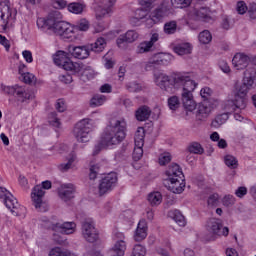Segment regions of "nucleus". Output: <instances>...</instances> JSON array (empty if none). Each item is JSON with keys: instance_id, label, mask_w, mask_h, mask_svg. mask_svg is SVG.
I'll return each instance as SVG.
<instances>
[{"instance_id": "f257e3e1", "label": "nucleus", "mask_w": 256, "mask_h": 256, "mask_svg": "<svg viewBox=\"0 0 256 256\" xmlns=\"http://www.w3.org/2000/svg\"><path fill=\"white\" fill-rule=\"evenodd\" d=\"M153 82L162 91H167L168 93H173L174 89H182L181 101L185 111L193 113L197 109V102L193 98V91L197 89L199 84L191 79L189 72H180L174 74L171 78L163 71L155 70L153 72Z\"/></svg>"}, {"instance_id": "f03ea898", "label": "nucleus", "mask_w": 256, "mask_h": 256, "mask_svg": "<svg viewBox=\"0 0 256 256\" xmlns=\"http://www.w3.org/2000/svg\"><path fill=\"white\" fill-rule=\"evenodd\" d=\"M63 15L60 12H55L54 17L38 18L37 27L42 33H54L63 41H70L71 43L81 40L83 34L89 31L91 24L86 18H82L71 24L67 21H61Z\"/></svg>"}, {"instance_id": "7ed1b4c3", "label": "nucleus", "mask_w": 256, "mask_h": 256, "mask_svg": "<svg viewBox=\"0 0 256 256\" xmlns=\"http://www.w3.org/2000/svg\"><path fill=\"white\" fill-rule=\"evenodd\" d=\"M255 77V66H249L244 72L242 84H236L232 94L225 101V111L235 113V111H244L247 108V94L253 89V85H255Z\"/></svg>"}, {"instance_id": "20e7f679", "label": "nucleus", "mask_w": 256, "mask_h": 256, "mask_svg": "<svg viewBox=\"0 0 256 256\" xmlns=\"http://www.w3.org/2000/svg\"><path fill=\"white\" fill-rule=\"evenodd\" d=\"M127 122L125 119L111 120L101 134L99 143L94 147L93 155H99L103 149H113L123 143L127 137Z\"/></svg>"}, {"instance_id": "39448f33", "label": "nucleus", "mask_w": 256, "mask_h": 256, "mask_svg": "<svg viewBox=\"0 0 256 256\" xmlns=\"http://www.w3.org/2000/svg\"><path fill=\"white\" fill-rule=\"evenodd\" d=\"M168 191L181 195L185 191V175L179 164H171L166 171Z\"/></svg>"}, {"instance_id": "423d86ee", "label": "nucleus", "mask_w": 256, "mask_h": 256, "mask_svg": "<svg viewBox=\"0 0 256 256\" xmlns=\"http://www.w3.org/2000/svg\"><path fill=\"white\" fill-rule=\"evenodd\" d=\"M97 122L93 118H84L80 120L73 129V135L78 143H89L92 138L93 129Z\"/></svg>"}, {"instance_id": "0eeeda50", "label": "nucleus", "mask_w": 256, "mask_h": 256, "mask_svg": "<svg viewBox=\"0 0 256 256\" xmlns=\"http://www.w3.org/2000/svg\"><path fill=\"white\" fill-rule=\"evenodd\" d=\"M17 21V9L13 7L11 1H0V33L7 31L9 27Z\"/></svg>"}, {"instance_id": "6e6552de", "label": "nucleus", "mask_w": 256, "mask_h": 256, "mask_svg": "<svg viewBox=\"0 0 256 256\" xmlns=\"http://www.w3.org/2000/svg\"><path fill=\"white\" fill-rule=\"evenodd\" d=\"M0 199L14 217H21L22 219L25 218V215H27V208L19 204L17 198H15V196H13V194L4 187H0Z\"/></svg>"}, {"instance_id": "1a4fd4ad", "label": "nucleus", "mask_w": 256, "mask_h": 256, "mask_svg": "<svg viewBox=\"0 0 256 256\" xmlns=\"http://www.w3.org/2000/svg\"><path fill=\"white\" fill-rule=\"evenodd\" d=\"M187 25H191L193 21H202L203 23H213L215 21V12L207 7L193 8L190 7L185 16Z\"/></svg>"}, {"instance_id": "9d476101", "label": "nucleus", "mask_w": 256, "mask_h": 256, "mask_svg": "<svg viewBox=\"0 0 256 256\" xmlns=\"http://www.w3.org/2000/svg\"><path fill=\"white\" fill-rule=\"evenodd\" d=\"M117 185V173L111 172L106 174L99 183L98 188H90V193H94V195H99V197H103V195H107V193H111L113 188Z\"/></svg>"}, {"instance_id": "9b49d317", "label": "nucleus", "mask_w": 256, "mask_h": 256, "mask_svg": "<svg viewBox=\"0 0 256 256\" xmlns=\"http://www.w3.org/2000/svg\"><path fill=\"white\" fill-rule=\"evenodd\" d=\"M127 251V241L125 234L118 230L112 232V246L108 250L109 256H125Z\"/></svg>"}, {"instance_id": "f8f14e48", "label": "nucleus", "mask_w": 256, "mask_h": 256, "mask_svg": "<svg viewBox=\"0 0 256 256\" xmlns=\"http://www.w3.org/2000/svg\"><path fill=\"white\" fill-rule=\"evenodd\" d=\"M51 181L46 180L41 183V185H36L31 193L32 203L38 211H45L43 208L45 203H43V197H45V190L51 189Z\"/></svg>"}, {"instance_id": "ddd939ff", "label": "nucleus", "mask_w": 256, "mask_h": 256, "mask_svg": "<svg viewBox=\"0 0 256 256\" xmlns=\"http://www.w3.org/2000/svg\"><path fill=\"white\" fill-rule=\"evenodd\" d=\"M173 59V55L170 53H156L145 63L144 69L145 71H155L159 66L167 67V65H171Z\"/></svg>"}, {"instance_id": "4468645a", "label": "nucleus", "mask_w": 256, "mask_h": 256, "mask_svg": "<svg viewBox=\"0 0 256 256\" xmlns=\"http://www.w3.org/2000/svg\"><path fill=\"white\" fill-rule=\"evenodd\" d=\"M170 13L169 5L162 3L150 13V18L146 19V27L151 29L157 23H161L165 17H169Z\"/></svg>"}, {"instance_id": "2eb2a0df", "label": "nucleus", "mask_w": 256, "mask_h": 256, "mask_svg": "<svg viewBox=\"0 0 256 256\" xmlns=\"http://www.w3.org/2000/svg\"><path fill=\"white\" fill-rule=\"evenodd\" d=\"M53 61L57 65V67H61L64 69V71H71L73 72L74 68L79 67V63L71 61V58H69V53L58 50L53 55Z\"/></svg>"}, {"instance_id": "dca6fc26", "label": "nucleus", "mask_w": 256, "mask_h": 256, "mask_svg": "<svg viewBox=\"0 0 256 256\" xmlns=\"http://www.w3.org/2000/svg\"><path fill=\"white\" fill-rule=\"evenodd\" d=\"M82 237L88 243H96L99 239V230L95 227V221L88 218L82 223Z\"/></svg>"}, {"instance_id": "f3484780", "label": "nucleus", "mask_w": 256, "mask_h": 256, "mask_svg": "<svg viewBox=\"0 0 256 256\" xmlns=\"http://www.w3.org/2000/svg\"><path fill=\"white\" fill-rule=\"evenodd\" d=\"M1 91L3 93H6V95H16L18 99H21L22 101H25L27 99H33V93L31 91L26 90L25 88L16 85V86H5L1 85L0 87Z\"/></svg>"}, {"instance_id": "a211bd4d", "label": "nucleus", "mask_w": 256, "mask_h": 256, "mask_svg": "<svg viewBox=\"0 0 256 256\" xmlns=\"http://www.w3.org/2000/svg\"><path fill=\"white\" fill-rule=\"evenodd\" d=\"M115 3H117V0H102L101 5H94L93 8L95 9L97 21H101L102 19H105V17H109V15L113 13Z\"/></svg>"}, {"instance_id": "6ab92c4d", "label": "nucleus", "mask_w": 256, "mask_h": 256, "mask_svg": "<svg viewBox=\"0 0 256 256\" xmlns=\"http://www.w3.org/2000/svg\"><path fill=\"white\" fill-rule=\"evenodd\" d=\"M208 229L212 235L216 237H227L229 235V228L223 227L221 220L212 218L208 222Z\"/></svg>"}, {"instance_id": "aec40b11", "label": "nucleus", "mask_w": 256, "mask_h": 256, "mask_svg": "<svg viewBox=\"0 0 256 256\" xmlns=\"http://www.w3.org/2000/svg\"><path fill=\"white\" fill-rule=\"evenodd\" d=\"M55 233H61V235H73L77 231V224L75 222H63L58 221L52 226Z\"/></svg>"}, {"instance_id": "412c9836", "label": "nucleus", "mask_w": 256, "mask_h": 256, "mask_svg": "<svg viewBox=\"0 0 256 256\" xmlns=\"http://www.w3.org/2000/svg\"><path fill=\"white\" fill-rule=\"evenodd\" d=\"M72 73L78 75L82 81H89L90 79H94L95 75H97L91 66H85L79 63L78 67L73 68Z\"/></svg>"}, {"instance_id": "4be33fe9", "label": "nucleus", "mask_w": 256, "mask_h": 256, "mask_svg": "<svg viewBox=\"0 0 256 256\" xmlns=\"http://www.w3.org/2000/svg\"><path fill=\"white\" fill-rule=\"evenodd\" d=\"M68 53L71 54L74 59H87L91 55L89 45L82 46H69Z\"/></svg>"}, {"instance_id": "5701e85b", "label": "nucleus", "mask_w": 256, "mask_h": 256, "mask_svg": "<svg viewBox=\"0 0 256 256\" xmlns=\"http://www.w3.org/2000/svg\"><path fill=\"white\" fill-rule=\"evenodd\" d=\"M58 197L65 203L75 197V186L73 184H61L58 188Z\"/></svg>"}, {"instance_id": "b1692460", "label": "nucleus", "mask_w": 256, "mask_h": 256, "mask_svg": "<svg viewBox=\"0 0 256 256\" xmlns=\"http://www.w3.org/2000/svg\"><path fill=\"white\" fill-rule=\"evenodd\" d=\"M249 61H251V58L247 54L243 52H238L234 55L232 59V64L235 69L240 71L241 69H245L249 66Z\"/></svg>"}, {"instance_id": "393cba45", "label": "nucleus", "mask_w": 256, "mask_h": 256, "mask_svg": "<svg viewBox=\"0 0 256 256\" xmlns=\"http://www.w3.org/2000/svg\"><path fill=\"white\" fill-rule=\"evenodd\" d=\"M149 230V227L147 226V221L145 219H141L136 227V230L134 232V241L137 243H140V241H145L147 239V231Z\"/></svg>"}, {"instance_id": "a878e982", "label": "nucleus", "mask_w": 256, "mask_h": 256, "mask_svg": "<svg viewBox=\"0 0 256 256\" xmlns=\"http://www.w3.org/2000/svg\"><path fill=\"white\" fill-rule=\"evenodd\" d=\"M212 111L213 106L209 102H201L198 104L196 117L199 121H203V119H207L211 115Z\"/></svg>"}, {"instance_id": "bb28decb", "label": "nucleus", "mask_w": 256, "mask_h": 256, "mask_svg": "<svg viewBox=\"0 0 256 256\" xmlns=\"http://www.w3.org/2000/svg\"><path fill=\"white\" fill-rule=\"evenodd\" d=\"M173 51L176 53V55L180 56L191 55L193 51V45H191L189 42H183L173 46Z\"/></svg>"}, {"instance_id": "cd10ccee", "label": "nucleus", "mask_w": 256, "mask_h": 256, "mask_svg": "<svg viewBox=\"0 0 256 256\" xmlns=\"http://www.w3.org/2000/svg\"><path fill=\"white\" fill-rule=\"evenodd\" d=\"M85 9H87V5L83 2H71L67 6V10L73 15H83Z\"/></svg>"}, {"instance_id": "c85d7f7f", "label": "nucleus", "mask_w": 256, "mask_h": 256, "mask_svg": "<svg viewBox=\"0 0 256 256\" xmlns=\"http://www.w3.org/2000/svg\"><path fill=\"white\" fill-rule=\"evenodd\" d=\"M88 46L90 51H93L94 53H101L107 47V40L103 37H99L94 43L88 44Z\"/></svg>"}, {"instance_id": "c756f323", "label": "nucleus", "mask_w": 256, "mask_h": 256, "mask_svg": "<svg viewBox=\"0 0 256 256\" xmlns=\"http://www.w3.org/2000/svg\"><path fill=\"white\" fill-rule=\"evenodd\" d=\"M147 200L152 207H158V205L163 203V194L159 191L151 192L148 194Z\"/></svg>"}, {"instance_id": "7c9ffc66", "label": "nucleus", "mask_w": 256, "mask_h": 256, "mask_svg": "<svg viewBox=\"0 0 256 256\" xmlns=\"http://www.w3.org/2000/svg\"><path fill=\"white\" fill-rule=\"evenodd\" d=\"M231 113H233V112H229L228 110H226V113H222V114H219L218 116H216V118L212 121V127H214L215 129H219V127H221V125H225V123H227V121L229 119V115H231Z\"/></svg>"}, {"instance_id": "2f4dec72", "label": "nucleus", "mask_w": 256, "mask_h": 256, "mask_svg": "<svg viewBox=\"0 0 256 256\" xmlns=\"http://www.w3.org/2000/svg\"><path fill=\"white\" fill-rule=\"evenodd\" d=\"M134 144L136 147H143L145 145V128L138 127L134 136Z\"/></svg>"}, {"instance_id": "473e14b6", "label": "nucleus", "mask_w": 256, "mask_h": 256, "mask_svg": "<svg viewBox=\"0 0 256 256\" xmlns=\"http://www.w3.org/2000/svg\"><path fill=\"white\" fill-rule=\"evenodd\" d=\"M151 117V109L147 106H142L136 111L137 121H147Z\"/></svg>"}, {"instance_id": "72a5a7b5", "label": "nucleus", "mask_w": 256, "mask_h": 256, "mask_svg": "<svg viewBox=\"0 0 256 256\" xmlns=\"http://www.w3.org/2000/svg\"><path fill=\"white\" fill-rule=\"evenodd\" d=\"M224 163L226 166L229 167V169H237V167L239 166V161L237 160V158L230 154L224 156Z\"/></svg>"}, {"instance_id": "f704fd0d", "label": "nucleus", "mask_w": 256, "mask_h": 256, "mask_svg": "<svg viewBox=\"0 0 256 256\" xmlns=\"http://www.w3.org/2000/svg\"><path fill=\"white\" fill-rule=\"evenodd\" d=\"M198 39L199 42L202 43V45H207L211 43L213 36L211 35V32H209V30H204L200 32Z\"/></svg>"}, {"instance_id": "c9c22d12", "label": "nucleus", "mask_w": 256, "mask_h": 256, "mask_svg": "<svg viewBox=\"0 0 256 256\" xmlns=\"http://www.w3.org/2000/svg\"><path fill=\"white\" fill-rule=\"evenodd\" d=\"M49 256H75V254L66 251L65 249L61 247H55L50 250Z\"/></svg>"}, {"instance_id": "e433bc0d", "label": "nucleus", "mask_w": 256, "mask_h": 256, "mask_svg": "<svg viewBox=\"0 0 256 256\" xmlns=\"http://www.w3.org/2000/svg\"><path fill=\"white\" fill-rule=\"evenodd\" d=\"M48 123L55 129H61V120L57 118V113L52 112L48 116Z\"/></svg>"}, {"instance_id": "4c0bfd02", "label": "nucleus", "mask_w": 256, "mask_h": 256, "mask_svg": "<svg viewBox=\"0 0 256 256\" xmlns=\"http://www.w3.org/2000/svg\"><path fill=\"white\" fill-rule=\"evenodd\" d=\"M76 159L75 153H71L70 157L68 158V162L67 163H62L58 165V169L60 171H69V169H71V167H73V163Z\"/></svg>"}, {"instance_id": "58836bf2", "label": "nucleus", "mask_w": 256, "mask_h": 256, "mask_svg": "<svg viewBox=\"0 0 256 256\" xmlns=\"http://www.w3.org/2000/svg\"><path fill=\"white\" fill-rule=\"evenodd\" d=\"M107 97L105 95H96L90 100L91 107H101L105 104Z\"/></svg>"}, {"instance_id": "ea45409f", "label": "nucleus", "mask_w": 256, "mask_h": 256, "mask_svg": "<svg viewBox=\"0 0 256 256\" xmlns=\"http://www.w3.org/2000/svg\"><path fill=\"white\" fill-rule=\"evenodd\" d=\"M173 215H174L173 219L175 223L179 225V227H185V225H187V220H185V216H183V214H181L179 210H175L173 212Z\"/></svg>"}, {"instance_id": "a19ab883", "label": "nucleus", "mask_w": 256, "mask_h": 256, "mask_svg": "<svg viewBox=\"0 0 256 256\" xmlns=\"http://www.w3.org/2000/svg\"><path fill=\"white\" fill-rule=\"evenodd\" d=\"M147 255V248L141 244L134 245L131 256H145Z\"/></svg>"}, {"instance_id": "79ce46f5", "label": "nucleus", "mask_w": 256, "mask_h": 256, "mask_svg": "<svg viewBox=\"0 0 256 256\" xmlns=\"http://www.w3.org/2000/svg\"><path fill=\"white\" fill-rule=\"evenodd\" d=\"M181 105V102L177 96L168 98V107L170 111H177Z\"/></svg>"}, {"instance_id": "37998d69", "label": "nucleus", "mask_w": 256, "mask_h": 256, "mask_svg": "<svg viewBox=\"0 0 256 256\" xmlns=\"http://www.w3.org/2000/svg\"><path fill=\"white\" fill-rule=\"evenodd\" d=\"M153 46L148 41L141 42L136 49V53L143 54V53H149Z\"/></svg>"}, {"instance_id": "c03bdc74", "label": "nucleus", "mask_w": 256, "mask_h": 256, "mask_svg": "<svg viewBox=\"0 0 256 256\" xmlns=\"http://www.w3.org/2000/svg\"><path fill=\"white\" fill-rule=\"evenodd\" d=\"M193 3V0H171V4L176 9H185L186 7H189Z\"/></svg>"}, {"instance_id": "a18cd8bd", "label": "nucleus", "mask_w": 256, "mask_h": 256, "mask_svg": "<svg viewBox=\"0 0 256 256\" xmlns=\"http://www.w3.org/2000/svg\"><path fill=\"white\" fill-rule=\"evenodd\" d=\"M124 36L126 37L127 43H135L139 39V32L135 30H128Z\"/></svg>"}, {"instance_id": "49530a36", "label": "nucleus", "mask_w": 256, "mask_h": 256, "mask_svg": "<svg viewBox=\"0 0 256 256\" xmlns=\"http://www.w3.org/2000/svg\"><path fill=\"white\" fill-rule=\"evenodd\" d=\"M236 201L235 196L227 194L222 198L221 203L224 207H233Z\"/></svg>"}, {"instance_id": "de8ad7c7", "label": "nucleus", "mask_w": 256, "mask_h": 256, "mask_svg": "<svg viewBox=\"0 0 256 256\" xmlns=\"http://www.w3.org/2000/svg\"><path fill=\"white\" fill-rule=\"evenodd\" d=\"M177 31V22L176 21H170L167 22L164 25V33L167 35H173Z\"/></svg>"}, {"instance_id": "09e8293b", "label": "nucleus", "mask_w": 256, "mask_h": 256, "mask_svg": "<svg viewBox=\"0 0 256 256\" xmlns=\"http://www.w3.org/2000/svg\"><path fill=\"white\" fill-rule=\"evenodd\" d=\"M65 153H69V147L66 144L54 145V155H65Z\"/></svg>"}, {"instance_id": "8fccbe9b", "label": "nucleus", "mask_w": 256, "mask_h": 256, "mask_svg": "<svg viewBox=\"0 0 256 256\" xmlns=\"http://www.w3.org/2000/svg\"><path fill=\"white\" fill-rule=\"evenodd\" d=\"M188 149L190 153H194L195 155H201L204 151L203 146L199 142H193Z\"/></svg>"}, {"instance_id": "3c124183", "label": "nucleus", "mask_w": 256, "mask_h": 256, "mask_svg": "<svg viewBox=\"0 0 256 256\" xmlns=\"http://www.w3.org/2000/svg\"><path fill=\"white\" fill-rule=\"evenodd\" d=\"M208 207H219L220 197L219 194L214 193L208 197Z\"/></svg>"}, {"instance_id": "603ef678", "label": "nucleus", "mask_w": 256, "mask_h": 256, "mask_svg": "<svg viewBox=\"0 0 256 256\" xmlns=\"http://www.w3.org/2000/svg\"><path fill=\"white\" fill-rule=\"evenodd\" d=\"M21 77L24 83H27L28 85H35L37 83V77H35L33 74L29 72H26Z\"/></svg>"}, {"instance_id": "864d4df0", "label": "nucleus", "mask_w": 256, "mask_h": 256, "mask_svg": "<svg viewBox=\"0 0 256 256\" xmlns=\"http://www.w3.org/2000/svg\"><path fill=\"white\" fill-rule=\"evenodd\" d=\"M126 89H128L130 93H139V91H143V86L137 82H130L126 85Z\"/></svg>"}, {"instance_id": "5fc2aeb1", "label": "nucleus", "mask_w": 256, "mask_h": 256, "mask_svg": "<svg viewBox=\"0 0 256 256\" xmlns=\"http://www.w3.org/2000/svg\"><path fill=\"white\" fill-rule=\"evenodd\" d=\"M68 5L67 0H52V7H54V9H58L59 11L66 9Z\"/></svg>"}, {"instance_id": "6e6d98bb", "label": "nucleus", "mask_w": 256, "mask_h": 256, "mask_svg": "<svg viewBox=\"0 0 256 256\" xmlns=\"http://www.w3.org/2000/svg\"><path fill=\"white\" fill-rule=\"evenodd\" d=\"M249 7H247V3L245 1H238L236 4V11L239 15H245L247 13Z\"/></svg>"}, {"instance_id": "4d7b16f0", "label": "nucleus", "mask_w": 256, "mask_h": 256, "mask_svg": "<svg viewBox=\"0 0 256 256\" xmlns=\"http://www.w3.org/2000/svg\"><path fill=\"white\" fill-rule=\"evenodd\" d=\"M170 162H171V153L164 152L160 154L158 158L159 165H167V163H170Z\"/></svg>"}, {"instance_id": "13d9d810", "label": "nucleus", "mask_w": 256, "mask_h": 256, "mask_svg": "<svg viewBox=\"0 0 256 256\" xmlns=\"http://www.w3.org/2000/svg\"><path fill=\"white\" fill-rule=\"evenodd\" d=\"M132 157L134 161H140L143 157V146L135 145Z\"/></svg>"}, {"instance_id": "bf43d9fd", "label": "nucleus", "mask_w": 256, "mask_h": 256, "mask_svg": "<svg viewBox=\"0 0 256 256\" xmlns=\"http://www.w3.org/2000/svg\"><path fill=\"white\" fill-rule=\"evenodd\" d=\"M213 95V90L209 87H204L200 90V96L204 101H207Z\"/></svg>"}, {"instance_id": "052dcab7", "label": "nucleus", "mask_w": 256, "mask_h": 256, "mask_svg": "<svg viewBox=\"0 0 256 256\" xmlns=\"http://www.w3.org/2000/svg\"><path fill=\"white\" fill-rule=\"evenodd\" d=\"M147 11H149V9H143V8H140V9H137L134 13L135 16L138 17V19L142 20L143 22H145V19L148 15Z\"/></svg>"}, {"instance_id": "680f3d73", "label": "nucleus", "mask_w": 256, "mask_h": 256, "mask_svg": "<svg viewBox=\"0 0 256 256\" xmlns=\"http://www.w3.org/2000/svg\"><path fill=\"white\" fill-rule=\"evenodd\" d=\"M235 195L236 197H238L239 199H243V197H245V195H247V187L245 186H240L235 190Z\"/></svg>"}, {"instance_id": "e2e57ef3", "label": "nucleus", "mask_w": 256, "mask_h": 256, "mask_svg": "<svg viewBox=\"0 0 256 256\" xmlns=\"http://www.w3.org/2000/svg\"><path fill=\"white\" fill-rule=\"evenodd\" d=\"M59 80L61 83H65V85H69L70 83H73V76L70 74H62L59 76Z\"/></svg>"}, {"instance_id": "0e129e2a", "label": "nucleus", "mask_w": 256, "mask_h": 256, "mask_svg": "<svg viewBox=\"0 0 256 256\" xmlns=\"http://www.w3.org/2000/svg\"><path fill=\"white\" fill-rule=\"evenodd\" d=\"M22 57L27 63L33 62V53L31 52V50L22 51Z\"/></svg>"}, {"instance_id": "69168bd1", "label": "nucleus", "mask_w": 256, "mask_h": 256, "mask_svg": "<svg viewBox=\"0 0 256 256\" xmlns=\"http://www.w3.org/2000/svg\"><path fill=\"white\" fill-rule=\"evenodd\" d=\"M56 109L59 113H63L67 109V104H65V100L58 99L56 102Z\"/></svg>"}, {"instance_id": "338daca9", "label": "nucleus", "mask_w": 256, "mask_h": 256, "mask_svg": "<svg viewBox=\"0 0 256 256\" xmlns=\"http://www.w3.org/2000/svg\"><path fill=\"white\" fill-rule=\"evenodd\" d=\"M99 173V165H92L90 167L89 177L90 179H97V174Z\"/></svg>"}, {"instance_id": "774afa93", "label": "nucleus", "mask_w": 256, "mask_h": 256, "mask_svg": "<svg viewBox=\"0 0 256 256\" xmlns=\"http://www.w3.org/2000/svg\"><path fill=\"white\" fill-rule=\"evenodd\" d=\"M248 15L250 19H256V3H251L248 7Z\"/></svg>"}]
</instances>
